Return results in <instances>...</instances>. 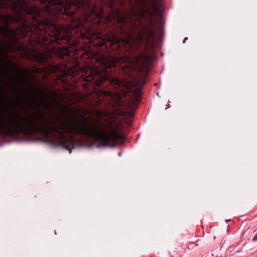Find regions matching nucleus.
Listing matches in <instances>:
<instances>
[{
    "label": "nucleus",
    "instance_id": "1",
    "mask_svg": "<svg viewBox=\"0 0 257 257\" xmlns=\"http://www.w3.org/2000/svg\"><path fill=\"white\" fill-rule=\"evenodd\" d=\"M0 27L4 36L17 32L25 36L32 32L33 39L44 48L35 51L39 63H47L49 71L57 69L52 63L55 56L65 60L70 55L67 44L76 35L80 38V0H0Z\"/></svg>",
    "mask_w": 257,
    "mask_h": 257
},
{
    "label": "nucleus",
    "instance_id": "2",
    "mask_svg": "<svg viewBox=\"0 0 257 257\" xmlns=\"http://www.w3.org/2000/svg\"><path fill=\"white\" fill-rule=\"evenodd\" d=\"M118 61L116 58L112 56L107 57L103 55L101 60V64L107 68L111 69L115 66Z\"/></svg>",
    "mask_w": 257,
    "mask_h": 257
},
{
    "label": "nucleus",
    "instance_id": "3",
    "mask_svg": "<svg viewBox=\"0 0 257 257\" xmlns=\"http://www.w3.org/2000/svg\"><path fill=\"white\" fill-rule=\"evenodd\" d=\"M27 97L26 96V92H24L23 94L22 97H18V100L20 102H23L24 101L27 100Z\"/></svg>",
    "mask_w": 257,
    "mask_h": 257
},
{
    "label": "nucleus",
    "instance_id": "4",
    "mask_svg": "<svg viewBox=\"0 0 257 257\" xmlns=\"http://www.w3.org/2000/svg\"><path fill=\"white\" fill-rule=\"evenodd\" d=\"M162 19L160 18V24L159 26V29L160 32H162L163 31V26L161 24Z\"/></svg>",
    "mask_w": 257,
    "mask_h": 257
},
{
    "label": "nucleus",
    "instance_id": "5",
    "mask_svg": "<svg viewBox=\"0 0 257 257\" xmlns=\"http://www.w3.org/2000/svg\"><path fill=\"white\" fill-rule=\"evenodd\" d=\"M24 75V73H21L19 75V78L18 79V81L19 83H21L22 82L21 81V77H22V75Z\"/></svg>",
    "mask_w": 257,
    "mask_h": 257
},
{
    "label": "nucleus",
    "instance_id": "6",
    "mask_svg": "<svg viewBox=\"0 0 257 257\" xmlns=\"http://www.w3.org/2000/svg\"><path fill=\"white\" fill-rule=\"evenodd\" d=\"M63 109H64V113L68 112L69 110L68 108H67L65 106L63 105L62 106Z\"/></svg>",
    "mask_w": 257,
    "mask_h": 257
},
{
    "label": "nucleus",
    "instance_id": "7",
    "mask_svg": "<svg viewBox=\"0 0 257 257\" xmlns=\"http://www.w3.org/2000/svg\"><path fill=\"white\" fill-rule=\"evenodd\" d=\"M32 101H33V103L35 105H36V104H37V99L36 98H34L32 99Z\"/></svg>",
    "mask_w": 257,
    "mask_h": 257
},
{
    "label": "nucleus",
    "instance_id": "8",
    "mask_svg": "<svg viewBox=\"0 0 257 257\" xmlns=\"http://www.w3.org/2000/svg\"><path fill=\"white\" fill-rule=\"evenodd\" d=\"M253 241H257V233L254 235L252 238Z\"/></svg>",
    "mask_w": 257,
    "mask_h": 257
},
{
    "label": "nucleus",
    "instance_id": "9",
    "mask_svg": "<svg viewBox=\"0 0 257 257\" xmlns=\"http://www.w3.org/2000/svg\"><path fill=\"white\" fill-rule=\"evenodd\" d=\"M187 39H188L187 37L185 38L183 40V43H185Z\"/></svg>",
    "mask_w": 257,
    "mask_h": 257
},
{
    "label": "nucleus",
    "instance_id": "10",
    "mask_svg": "<svg viewBox=\"0 0 257 257\" xmlns=\"http://www.w3.org/2000/svg\"><path fill=\"white\" fill-rule=\"evenodd\" d=\"M126 123H127V125H130V123L129 122H128V121H126Z\"/></svg>",
    "mask_w": 257,
    "mask_h": 257
},
{
    "label": "nucleus",
    "instance_id": "11",
    "mask_svg": "<svg viewBox=\"0 0 257 257\" xmlns=\"http://www.w3.org/2000/svg\"><path fill=\"white\" fill-rule=\"evenodd\" d=\"M26 71H27V73H29L30 72V71L28 69H27Z\"/></svg>",
    "mask_w": 257,
    "mask_h": 257
},
{
    "label": "nucleus",
    "instance_id": "12",
    "mask_svg": "<svg viewBox=\"0 0 257 257\" xmlns=\"http://www.w3.org/2000/svg\"><path fill=\"white\" fill-rule=\"evenodd\" d=\"M39 106H40V105H37L36 108H37Z\"/></svg>",
    "mask_w": 257,
    "mask_h": 257
},
{
    "label": "nucleus",
    "instance_id": "13",
    "mask_svg": "<svg viewBox=\"0 0 257 257\" xmlns=\"http://www.w3.org/2000/svg\"><path fill=\"white\" fill-rule=\"evenodd\" d=\"M118 155H119V156H120V155H121V153H120V152H119V153H118Z\"/></svg>",
    "mask_w": 257,
    "mask_h": 257
},
{
    "label": "nucleus",
    "instance_id": "14",
    "mask_svg": "<svg viewBox=\"0 0 257 257\" xmlns=\"http://www.w3.org/2000/svg\"><path fill=\"white\" fill-rule=\"evenodd\" d=\"M3 97H4V98H5V97H6V95H3Z\"/></svg>",
    "mask_w": 257,
    "mask_h": 257
}]
</instances>
